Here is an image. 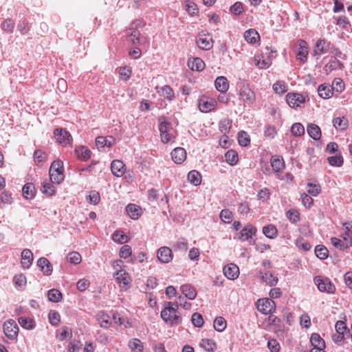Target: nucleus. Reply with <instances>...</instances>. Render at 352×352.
I'll use <instances>...</instances> for the list:
<instances>
[{"label":"nucleus","instance_id":"nucleus-37","mask_svg":"<svg viewBox=\"0 0 352 352\" xmlns=\"http://www.w3.org/2000/svg\"><path fill=\"white\" fill-rule=\"evenodd\" d=\"M263 234L270 239H274L278 235V230L275 226L269 224L263 228Z\"/></svg>","mask_w":352,"mask_h":352},{"label":"nucleus","instance_id":"nucleus-29","mask_svg":"<svg viewBox=\"0 0 352 352\" xmlns=\"http://www.w3.org/2000/svg\"><path fill=\"white\" fill-rule=\"evenodd\" d=\"M309 135L315 140H318L321 138V130L320 127L315 124H309L307 127Z\"/></svg>","mask_w":352,"mask_h":352},{"label":"nucleus","instance_id":"nucleus-3","mask_svg":"<svg viewBox=\"0 0 352 352\" xmlns=\"http://www.w3.org/2000/svg\"><path fill=\"white\" fill-rule=\"evenodd\" d=\"M49 175L50 181L55 184H60L65 178L63 163L61 160L54 161L50 168Z\"/></svg>","mask_w":352,"mask_h":352},{"label":"nucleus","instance_id":"nucleus-41","mask_svg":"<svg viewBox=\"0 0 352 352\" xmlns=\"http://www.w3.org/2000/svg\"><path fill=\"white\" fill-rule=\"evenodd\" d=\"M225 158L226 162L231 166L236 164L239 160L238 154L234 150H229L227 151L225 154Z\"/></svg>","mask_w":352,"mask_h":352},{"label":"nucleus","instance_id":"nucleus-20","mask_svg":"<svg viewBox=\"0 0 352 352\" xmlns=\"http://www.w3.org/2000/svg\"><path fill=\"white\" fill-rule=\"evenodd\" d=\"M256 232V229L251 225L243 228L239 233V239L241 241H245L252 239V236Z\"/></svg>","mask_w":352,"mask_h":352},{"label":"nucleus","instance_id":"nucleus-54","mask_svg":"<svg viewBox=\"0 0 352 352\" xmlns=\"http://www.w3.org/2000/svg\"><path fill=\"white\" fill-rule=\"evenodd\" d=\"M20 325L26 329H32L34 327V321L30 318L21 317L19 318Z\"/></svg>","mask_w":352,"mask_h":352},{"label":"nucleus","instance_id":"nucleus-6","mask_svg":"<svg viewBox=\"0 0 352 352\" xmlns=\"http://www.w3.org/2000/svg\"><path fill=\"white\" fill-rule=\"evenodd\" d=\"M314 282L317 285L318 289L321 292H327L328 294H334L336 287L329 280V278L322 276H316L314 278Z\"/></svg>","mask_w":352,"mask_h":352},{"label":"nucleus","instance_id":"nucleus-31","mask_svg":"<svg viewBox=\"0 0 352 352\" xmlns=\"http://www.w3.org/2000/svg\"><path fill=\"white\" fill-rule=\"evenodd\" d=\"M128 346L132 352H142L144 351V344L138 338L131 339L128 342Z\"/></svg>","mask_w":352,"mask_h":352},{"label":"nucleus","instance_id":"nucleus-16","mask_svg":"<svg viewBox=\"0 0 352 352\" xmlns=\"http://www.w3.org/2000/svg\"><path fill=\"white\" fill-rule=\"evenodd\" d=\"M172 250L168 247H162L157 251V258L162 263H168L173 259Z\"/></svg>","mask_w":352,"mask_h":352},{"label":"nucleus","instance_id":"nucleus-46","mask_svg":"<svg viewBox=\"0 0 352 352\" xmlns=\"http://www.w3.org/2000/svg\"><path fill=\"white\" fill-rule=\"evenodd\" d=\"M98 320L102 328L107 329L111 324L110 317L103 311L98 314Z\"/></svg>","mask_w":352,"mask_h":352},{"label":"nucleus","instance_id":"nucleus-50","mask_svg":"<svg viewBox=\"0 0 352 352\" xmlns=\"http://www.w3.org/2000/svg\"><path fill=\"white\" fill-rule=\"evenodd\" d=\"M343 64L341 63L338 60L334 58V60L330 61L324 66V69L327 72H330L337 69H342Z\"/></svg>","mask_w":352,"mask_h":352},{"label":"nucleus","instance_id":"nucleus-19","mask_svg":"<svg viewBox=\"0 0 352 352\" xmlns=\"http://www.w3.org/2000/svg\"><path fill=\"white\" fill-rule=\"evenodd\" d=\"M258 277L270 286H275L278 281V277L270 272H259Z\"/></svg>","mask_w":352,"mask_h":352},{"label":"nucleus","instance_id":"nucleus-34","mask_svg":"<svg viewBox=\"0 0 352 352\" xmlns=\"http://www.w3.org/2000/svg\"><path fill=\"white\" fill-rule=\"evenodd\" d=\"M157 92L161 96H163L169 101L173 100L175 98L173 89L169 85H164Z\"/></svg>","mask_w":352,"mask_h":352},{"label":"nucleus","instance_id":"nucleus-58","mask_svg":"<svg viewBox=\"0 0 352 352\" xmlns=\"http://www.w3.org/2000/svg\"><path fill=\"white\" fill-rule=\"evenodd\" d=\"M1 28L3 30L11 33L14 28V22L11 19H6L1 23Z\"/></svg>","mask_w":352,"mask_h":352},{"label":"nucleus","instance_id":"nucleus-28","mask_svg":"<svg viewBox=\"0 0 352 352\" xmlns=\"http://www.w3.org/2000/svg\"><path fill=\"white\" fill-rule=\"evenodd\" d=\"M214 85L216 89L222 93L227 91L229 88L228 81L224 76L217 77L215 80Z\"/></svg>","mask_w":352,"mask_h":352},{"label":"nucleus","instance_id":"nucleus-11","mask_svg":"<svg viewBox=\"0 0 352 352\" xmlns=\"http://www.w3.org/2000/svg\"><path fill=\"white\" fill-rule=\"evenodd\" d=\"M298 52L296 53V59L301 63H305L307 60L309 54V47L307 43L302 39H300L297 42Z\"/></svg>","mask_w":352,"mask_h":352},{"label":"nucleus","instance_id":"nucleus-5","mask_svg":"<svg viewBox=\"0 0 352 352\" xmlns=\"http://www.w3.org/2000/svg\"><path fill=\"white\" fill-rule=\"evenodd\" d=\"M239 97L241 100L248 104H253L256 100V95L250 85L244 82L238 85Z\"/></svg>","mask_w":352,"mask_h":352},{"label":"nucleus","instance_id":"nucleus-15","mask_svg":"<svg viewBox=\"0 0 352 352\" xmlns=\"http://www.w3.org/2000/svg\"><path fill=\"white\" fill-rule=\"evenodd\" d=\"M224 275L230 280H235L239 276V268L234 263H230L223 267Z\"/></svg>","mask_w":352,"mask_h":352},{"label":"nucleus","instance_id":"nucleus-56","mask_svg":"<svg viewBox=\"0 0 352 352\" xmlns=\"http://www.w3.org/2000/svg\"><path fill=\"white\" fill-rule=\"evenodd\" d=\"M315 253L318 258L325 259L328 256V250L323 245H317L315 248Z\"/></svg>","mask_w":352,"mask_h":352},{"label":"nucleus","instance_id":"nucleus-27","mask_svg":"<svg viewBox=\"0 0 352 352\" xmlns=\"http://www.w3.org/2000/svg\"><path fill=\"white\" fill-rule=\"evenodd\" d=\"M180 290L186 298L194 300L197 296V291L194 287L189 284H184L180 287Z\"/></svg>","mask_w":352,"mask_h":352},{"label":"nucleus","instance_id":"nucleus-10","mask_svg":"<svg viewBox=\"0 0 352 352\" xmlns=\"http://www.w3.org/2000/svg\"><path fill=\"white\" fill-rule=\"evenodd\" d=\"M6 336L10 340H15L19 334V327L14 320L6 321L3 326Z\"/></svg>","mask_w":352,"mask_h":352},{"label":"nucleus","instance_id":"nucleus-32","mask_svg":"<svg viewBox=\"0 0 352 352\" xmlns=\"http://www.w3.org/2000/svg\"><path fill=\"white\" fill-rule=\"evenodd\" d=\"M271 166L275 173H278L285 168V163L283 159L277 156H273L271 158Z\"/></svg>","mask_w":352,"mask_h":352},{"label":"nucleus","instance_id":"nucleus-53","mask_svg":"<svg viewBox=\"0 0 352 352\" xmlns=\"http://www.w3.org/2000/svg\"><path fill=\"white\" fill-rule=\"evenodd\" d=\"M287 218L293 223L300 221V213L296 209H291L286 212Z\"/></svg>","mask_w":352,"mask_h":352},{"label":"nucleus","instance_id":"nucleus-8","mask_svg":"<svg viewBox=\"0 0 352 352\" xmlns=\"http://www.w3.org/2000/svg\"><path fill=\"white\" fill-rule=\"evenodd\" d=\"M258 311L263 314H269L276 309V304L271 298L259 299L256 302Z\"/></svg>","mask_w":352,"mask_h":352},{"label":"nucleus","instance_id":"nucleus-63","mask_svg":"<svg viewBox=\"0 0 352 352\" xmlns=\"http://www.w3.org/2000/svg\"><path fill=\"white\" fill-rule=\"evenodd\" d=\"M220 218L224 223H229L233 219V214L229 210L224 209L220 213Z\"/></svg>","mask_w":352,"mask_h":352},{"label":"nucleus","instance_id":"nucleus-47","mask_svg":"<svg viewBox=\"0 0 352 352\" xmlns=\"http://www.w3.org/2000/svg\"><path fill=\"white\" fill-rule=\"evenodd\" d=\"M41 190L43 194H45L48 196L54 195L56 192L54 186L47 181L43 182Z\"/></svg>","mask_w":352,"mask_h":352},{"label":"nucleus","instance_id":"nucleus-43","mask_svg":"<svg viewBox=\"0 0 352 352\" xmlns=\"http://www.w3.org/2000/svg\"><path fill=\"white\" fill-rule=\"evenodd\" d=\"M23 194L26 199H32L35 195V188L32 183H27L23 187Z\"/></svg>","mask_w":352,"mask_h":352},{"label":"nucleus","instance_id":"nucleus-21","mask_svg":"<svg viewBox=\"0 0 352 352\" xmlns=\"http://www.w3.org/2000/svg\"><path fill=\"white\" fill-rule=\"evenodd\" d=\"M171 157L176 164H181L186 159V152L184 148L177 147L171 152Z\"/></svg>","mask_w":352,"mask_h":352},{"label":"nucleus","instance_id":"nucleus-17","mask_svg":"<svg viewBox=\"0 0 352 352\" xmlns=\"http://www.w3.org/2000/svg\"><path fill=\"white\" fill-rule=\"evenodd\" d=\"M111 170L114 176L122 177L126 171L125 164L121 160H113L111 164Z\"/></svg>","mask_w":352,"mask_h":352},{"label":"nucleus","instance_id":"nucleus-59","mask_svg":"<svg viewBox=\"0 0 352 352\" xmlns=\"http://www.w3.org/2000/svg\"><path fill=\"white\" fill-rule=\"evenodd\" d=\"M244 11L243 4L240 2L237 1L235 2L230 8V12L235 15H239Z\"/></svg>","mask_w":352,"mask_h":352},{"label":"nucleus","instance_id":"nucleus-22","mask_svg":"<svg viewBox=\"0 0 352 352\" xmlns=\"http://www.w3.org/2000/svg\"><path fill=\"white\" fill-rule=\"evenodd\" d=\"M33 254L29 249H24L21 252V264L24 269H28L32 264Z\"/></svg>","mask_w":352,"mask_h":352},{"label":"nucleus","instance_id":"nucleus-23","mask_svg":"<svg viewBox=\"0 0 352 352\" xmlns=\"http://www.w3.org/2000/svg\"><path fill=\"white\" fill-rule=\"evenodd\" d=\"M116 143V140L113 136L102 137L99 136L96 139V144L98 148H104L105 146L110 148Z\"/></svg>","mask_w":352,"mask_h":352},{"label":"nucleus","instance_id":"nucleus-4","mask_svg":"<svg viewBox=\"0 0 352 352\" xmlns=\"http://www.w3.org/2000/svg\"><path fill=\"white\" fill-rule=\"evenodd\" d=\"M161 140L164 144L175 142L177 133L171 126V124L166 121H161L159 124Z\"/></svg>","mask_w":352,"mask_h":352},{"label":"nucleus","instance_id":"nucleus-51","mask_svg":"<svg viewBox=\"0 0 352 352\" xmlns=\"http://www.w3.org/2000/svg\"><path fill=\"white\" fill-rule=\"evenodd\" d=\"M47 297L49 300L54 302H58L62 299L61 292L56 289H50L48 292Z\"/></svg>","mask_w":352,"mask_h":352},{"label":"nucleus","instance_id":"nucleus-13","mask_svg":"<svg viewBox=\"0 0 352 352\" xmlns=\"http://www.w3.org/2000/svg\"><path fill=\"white\" fill-rule=\"evenodd\" d=\"M305 102V97L300 94L289 93L287 95V102L289 107L296 108Z\"/></svg>","mask_w":352,"mask_h":352},{"label":"nucleus","instance_id":"nucleus-40","mask_svg":"<svg viewBox=\"0 0 352 352\" xmlns=\"http://www.w3.org/2000/svg\"><path fill=\"white\" fill-rule=\"evenodd\" d=\"M310 342L313 346V348L325 347L324 340L318 333H312L310 338Z\"/></svg>","mask_w":352,"mask_h":352},{"label":"nucleus","instance_id":"nucleus-55","mask_svg":"<svg viewBox=\"0 0 352 352\" xmlns=\"http://www.w3.org/2000/svg\"><path fill=\"white\" fill-rule=\"evenodd\" d=\"M67 260L69 263L77 265L82 261V256L78 252H72L67 255Z\"/></svg>","mask_w":352,"mask_h":352},{"label":"nucleus","instance_id":"nucleus-44","mask_svg":"<svg viewBox=\"0 0 352 352\" xmlns=\"http://www.w3.org/2000/svg\"><path fill=\"white\" fill-rule=\"evenodd\" d=\"M112 239L116 243L123 244L128 242L129 238L122 230H116L112 235Z\"/></svg>","mask_w":352,"mask_h":352},{"label":"nucleus","instance_id":"nucleus-45","mask_svg":"<svg viewBox=\"0 0 352 352\" xmlns=\"http://www.w3.org/2000/svg\"><path fill=\"white\" fill-rule=\"evenodd\" d=\"M331 244L336 248L340 250H345L349 248V243L346 240V242H343L341 239L337 237H331Z\"/></svg>","mask_w":352,"mask_h":352},{"label":"nucleus","instance_id":"nucleus-39","mask_svg":"<svg viewBox=\"0 0 352 352\" xmlns=\"http://www.w3.org/2000/svg\"><path fill=\"white\" fill-rule=\"evenodd\" d=\"M187 177L188 180L195 186H199L201 182V175L195 170L190 171Z\"/></svg>","mask_w":352,"mask_h":352},{"label":"nucleus","instance_id":"nucleus-24","mask_svg":"<svg viewBox=\"0 0 352 352\" xmlns=\"http://www.w3.org/2000/svg\"><path fill=\"white\" fill-rule=\"evenodd\" d=\"M126 212L132 219L136 220L142 214V208L135 204H129L126 207Z\"/></svg>","mask_w":352,"mask_h":352},{"label":"nucleus","instance_id":"nucleus-7","mask_svg":"<svg viewBox=\"0 0 352 352\" xmlns=\"http://www.w3.org/2000/svg\"><path fill=\"white\" fill-rule=\"evenodd\" d=\"M54 135L56 142L63 146H70L72 143L73 139L70 133L63 128L54 129Z\"/></svg>","mask_w":352,"mask_h":352},{"label":"nucleus","instance_id":"nucleus-1","mask_svg":"<svg viewBox=\"0 0 352 352\" xmlns=\"http://www.w3.org/2000/svg\"><path fill=\"white\" fill-rule=\"evenodd\" d=\"M161 311L162 319L169 325H177L182 323V318L178 311V302L165 301Z\"/></svg>","mask_w":352,"mask_h":352},{"label":"nucleus","instance_id":"nucleus-9","mask_svg":"<svg viewBox=\"0 0 352 352\" xmlns=\"http://www.w3.org/2000/svg\"><path fill=\"white\" fill-rule=\"evenodd\" d=\"M196 43L199 48L209 50L213 46L212 37L209 33L201 32L197 36Z\"/></svg>","mask_w":352,"mask_h":352},{"label":"nucleus","instance_id":"nucleus-48","mask_svg":"<svg viewBox=\"0 0 352 352\" xmlns=\"http://www.w3.org/2000/svg\"><path fill=\"white\" fill-rule=\"evenodd\" d=\"M213 325L216 331L221 332L226 328L227 322L224 318L219 316L215 318Z\"/></svg>","mask_w":352,"mask_h":352},{"label":"nucleus","instance_id":"nucleus-36","mask_svg":"<svg viewBox=\"0 0 352 352\" xmlns=\"http://www.w3.org/2000/svg\"><path fill=\"white\" fill-rule=\"evenodd\" d=\"M334 127L340 131H344L348 127V120L345 117L336 118L333 120Z\"/></svg>","mask_w":352,"mask_h":352},{"label":"nucleus","instance_id":"nucleus-2","mask_svg":"<svg viewBox=\"0 0 352 352\" xmlns=\"http://www.w3.org/2000/svg\"><path fill=\"white\" fill-rule=\"evenodd\" d=\"M112 267L115 272H113V278L120 288L126 289L131 282L132 278L130 274L126 272L125 266L123 265L122 260H116L113 263Z\"/></svg>","mask_w":352,"mask_h":352},{"label":"nucleus","instance_id":"nucleus-60","mask_svg":"<svg viewBox=\"0 0 352 352\" xmlns=\"http://www.w3.org/2000/svg\"><path fill=\"white\" fill-rule=\"evenodd\" d=\"M292 133L295 136H300L305 133V128L300 123H295L291 129Z\"/></svg>","mask_w":352,"mask_h":352},{"label":"nucleus","instance_id":"nucleus-49","mask_svg":"<svg viewBox=\"0 0 352 352\" xmlns=\"http://www.w3.org/2000/svg\"><path fill=\"white\" fill-rule=\"evenodd\" d=\"M47 154L42 150H36L34 153V160L37 166H41L40 164L47 160Z\"/></svg>","mask_w":352,"mask_h":352},{"label":"nucleus","instance_id":"nucleus-18","mask_svg":"<svg viewBox=\"0 0 352 352\" xmlns=\"http://www.w3.org/2000/svg\"><path fill=\"white\" fill-rule=\"evenodd\" d=\"M330 42L327 41L324 38L319 39L316 44L314 50V55L320 56L322 54L328 52L330 47Z\"/></svg>","mask_w":352,"mask_h":352},{"label":"nucleus","instance_id":"nucleus-35","mask_svg":"<svg viewBox=\"0 0 352 352\" xmlns=\"http://www.w3.org/2000/svg\"><path fill=\"white\" fill-rule=\"evenodd\" d=\"M319 96L324 98H330L333 96V90L329 85H320L318 88Z\"/></svg>","mask_w":352,"mask_h":352},{"label":"nucleus","instance_id":"nucleus-25","mask_svg":"<svg viewBox=\"0 0 352 352\" xmlns=\"http://www.w3.org/2000/svg\"><path fill=\"white\" fill-rule=\"evenodd\" d=\"M37 265L45 276H50L52 272V265L50 261L44 257L40 258L37 261Z\"/></svg>","mask_w":352,"mask_h":352},{"label":"nucleus","instance_id":"nucleus-52","mask_svg":"<svg viewBox=\"0 0 352 352\" xmlns=\"http://www.w3.org/2000/svg\"><path fill=\"white\" fill-rule=\"evenodd\" d=\"M13 282L17 287L23 288L26 285V277L23 274H16L13 278Z\"/></svg>","mask_w":352,"mask_h":352},{"label":"nucleus","instance_id":"nucleus-26","mask_svg":"<svg viewBox=\"0 0 352 352\" xmlns=\"http://www.w3.org/2000/svg\"><path fill=\"white\" fill-rule=\"evenodd\" d=\"M75 154L79 160L87 161L91 157V152L87 147L80 146L76 148Z\"/></svg>","mask_w":352,"mask_h":352},{"label":"nucleus","instance_id":"nucleus-14","mask_svg":"<svg viewBox=\"0 0 352 352\" xmlns=\"http://www.w3.org/2000/svg\"><path fill=\"white\" fill-rule=\"evenodd\" d=\"M256 55L254 58L255 65L260 69H267L272 65V59L267 53Z\"/></svg>","mask_w":352,"mask_h":352},{"label":"nucleus","instance_id":"nucleus-33","mask_svg":"<svg viewBox=\"0 0 352 352\" xmlns=\"http://www.w3.org/2000/svg\"><path fill=\"white\" fill-rule=\"evenodd\" d=\"M199 345L201 348L208 352H213L217 349V344L212 339H202Z\"/></svg>","mask_w":352,"mask_h":352},{"label":"nucleus","instance_id":"nucleus-57","mask_svg":"<svg viewBox=\"0 0 352 352\" xmlns=\"http://www.w3.org/2000/svg\"><path fill=\"white\" fill-rule=\"evenodd\" d=\"M273 89L276 93L283 94L287 91V86L285 82L278 81L274 84Z\"/></svg>","mask_w":352,"mask_h":352},{"label":"nucleus","instance_id":"nucleus-62","mask_svg":"<svg viewBox=\"0 0 352 352\" xmlns=\"http://www.w3.org/2000/svg\"><path fill=\"white\" fill-rule=\"evenodd\" d=\"M331 88L332 90H336L337 92H342L344 89L343 80L340 78H335L332 82Z\"/></svg>","mask_w":352,"mask_h":352},{"label":"nucleus","instance_id":"nucleus-64","mask_svg":"<svg viewBox=\"0 0 352 352\" xmlns=\"http://www.w3.org/2000/svg\"><path fill=\"white\" fill-rule=\"evenodd\" d=\"M327 160L330 165L336 166H341L344 162L343 157L340 155L329 157Z\"/></svg>","mask_w":352,"mask_h":352},{"label":"nucleus","instance_id":"nucleus-61","mask_svg":"<svg viewBox=\"0 0 352 352\" xmlns=\"http://www.w3.org/2000/svg\"><path fill=\"white\" fill-rule=\"evenodd\" d=\"M238 142L241 146H246L250 142L248 134L245 131H241L238 135Z\"/></svg>","mask_w":352,"mask_h":352},{"label":"nucleus","instance_id":"nucleus-12","mask_svg":"<svg viewBox=\"0 0 352 352\" xmlns=\"http://www.w3.org/2000/svg\"><path fill=\"white\" fill-rule=\"evenodd\" d=\"M217 102L214 99L201 97L199 100L198 106L201 112L208 113L215 109Z\"/></svg>","mask_w":352,"mask_h":352},{"label":"nucleus","instance_id":"nucleus-42","mask_svg":"<svg viewBox=\"0 0 352 352\" xmlns=\"http://www.w3.org/2000/svg\"><path fill=\"white\" fill-rule=\"evenodd\" d=\"M186 10L190 16H197L199 13L197 6L190 0H186L184 3Z\"/></svg>","mask_w":352,"mask_h":352},{"label":"nucleus","instance_id":"nucleus-38","mask_svg":"<svg viewBox=\"0 0 352 352\" xmlns=\"http://www.w3.org/2000/svg\"><path fill=\"white\" fill-rule=\"evenodd\" d=\"M188 64L192 70L202 71L205 67V63L200 58H195L191 62L189 60Z\"/></svg>","mask_w":352,"mask_h":352},{"label":"nucleus","instance_id":"nucleus-30","mask_svg":"<svg viewBox=\"0 0 352 352\" xmlns=\"http://www.w3.org/2000/svg\"><path fill=\"white\" fill-rule=\"evenodd\" d=\"M244 38L250 43L254 44L260 39L259 34L254 29H250L245 32Z\"/></svg>","mask_w":352,"mask_h":352}]
</instances>
